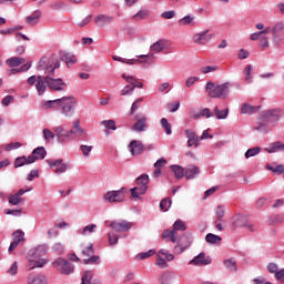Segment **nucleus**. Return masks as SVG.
I'll return each mask as SVG.
<instances>
[{
    "mask_svg": "<svg viewBox=\"0 0 284 284\" xmlns=\"http://www.w3.org/2000/svg\"><path fill=\"white\" fill-rule=\"evenodd\" d=\"M48 254V246L40 245L32 252V258H29L27 267L29 271L36 270V267H44L48 264V260L41 257Z\"/></svg>",
    "mask_w": 284,
    "mask_h": 284,
    "instance_id": "obj_1",
    "label": "nucleus"
},
{
    "mask_svg": "<svg viewBox=\"0 0 284 284\" xmlns=\"http://www.w3.org/2000/svg\"><path fill=\"white\" fill-rule=\"evenodd\" d=\"M61 68V62L59 61V58H57L55 54H52L51 57H43L38 62L37 70L39 72H44V74H54V71Z\"/></svg>",
    "mask_w": 284,
    "mask_h": 284,
    "instance_id": "obj_2",
    "label": "nucleus"
},
{
    "mask_svg": "<svg viewBox=\"0 0 284 284\" xmlns=\"http://www.w3.org/2000/svg\"><path fill=\"white\" fill-rule=\"evenodd\" d=\"M205 90L211 99H227V94H230V82L214 85V82L209 81Z\"/></svg>",
    "mask_w": 284,
    "mask_h": 284,
    "instance_id": "obj_3",
    "label": "nucleus"
},
{
    "mask_svg": "<svg viewBox=\"0 0 284 284\" xmlns=\"http://www.w3.org/2000/svg\"><path fill=\"white\" fill-rule=\"evenodd\" d=\"M78 103L79 101L77 98L72 95L62 97L59 99L58 110L63 114V116L70 118L74 114V108H77Z\"/></svg>",
    "mask_w": 284,
    "mask_h": 284,
    "instance_id": "obj_4",
    "label": "nucleus"
},
{
    "mask_svg": "<svg viewBox=\"0 0 284 284\" xmlns=\"http://www.w3.org/2000/svg\"><path fill=\"white\" fill-rule=\"evenodd\" d=\"M48 80L49 75H31L28 78L27 82L29 85H36L38 95L43 97V94H45V91L48 90Z\"/></svg>",
    "mask_w": 284,
    "mask_h": 284,
    "instance_id": "obj_5",
    "label": "nucleus"
},
{
    "mask_svg": "<svg viewBox=\"0 0 284 284\" xmlns=\"http://www.w3.org/2000/svg\"><path fill=\"white\" fill-rule=\"evenodd\" d=\"M272 42L276 48H281L284 41V22H276L271 29Z\"/></svg>",
    "mask_w": 284,
    "mask_h": 284,
    "instance_id": "obj_6",
    "label": "nucleus"
},
{
    "mask_svg": "<svg viewBox=\"0 0 284 284\" xmlns=\"http://www.w3.org/2000/svg\"><path fill=\"white\" fill-rule=\"evenodd\" d=\"M187 227L185 226V222L183 220H178L173 224V230H165L162 234L164 239H169L171 243H176V234L178 232H185Z\"/></svg>",
    "mask_w": 284,
    "mask_h": 284,
    "instance_id": "obj_7",
    "label": "nucleus"
},
{
    "mask_svg": "<svg viewBox=\"0 0 284 284\" xmlns=\"http://www.w3.org/2000/svg\"><path fill=\"white\" fill-rule=\"evenodd\" d=\"M125 192H128L126 187H121L118 191H109L103 195V200L106 203H123L125 201Z\"/></svg>",
    "mask_w": 284,
    "mask_h": 284,
    "instance_id": "obj_8",
    "label": "nucleus"
},
{
    "mask_svg": "<svg viewBox=\"0 0 284 284\" xmlns=\"http://www.w3.org/2000/svg\"><path fill=\"white\" fill-rule=\"evenodd\" d=\"M260 115H262V121L274 125L275 123H278V121H281V109H271L262 111Z\"/></svg>",
    "mask_w": 284,
    "mask_h": 284,
    "instance_id": "obj_9",
    "label": "nucleus"
},
{
    "mask_svg": "<svg viewBox=\"0 0 284 284\" xmlns=\"http://www.w3.org/2000/svg\"><path fill=\"white\" fill-rule=\"evenodd\" d=\"M53 267H55V270H59V272H62V274H72L74 272V266L63 257H58L53 262Z\"/></svg>",
    "mask_w": 284,
    "mask_h": 284,
    "instance_id": "obj_10",
    "label": "nucleus"
},
{
    "mask_svg": "<svg viewBox=\"0 0 284 284\" xmlns=\"http://www.w3.org/2000/svg\"><path fill=\"white\" fill-rule=\"evenodd\" d=\"M135 123L132 125L133 132H145L148 130V115L138 113L134 116Z\"/></svg>",
    "mask_w": 284,
    "mask_h": 284,
    "instance_id": "obj_11",
    "label": "nucleus"
},
{
    "mask_svg": "<svg viewBox=\"0 0 284 284\" xmlns=\"http://www.w3.org/2000/svg\"><path fill=\"white\" fill-rule=\"evenodd\" d=\"M176 243L179 244L174 247L176 254H183V251L192 245V236L182 235L181 237L176 239Z\"/></svg>",
    "mask_w": 284,
    "mask_h": 284,
    "instance_id": "obj_12",
    "label": "nucleus"
},
{
    "mask_svg": "<svg viewBox=\"0 0 284 284\" xmlns=\"http://www.w3.org/2000/svg\"><path fill=\"white\" fill-rule=\"evenodd\" d=\"M48 88H50V90H54L55 92H63L65 91V88H68V84L63 82V79L61 78L54 79L49 75Z\"/></svg>",
    "mask_w": 284,
    "mask_h": 284,
    "instance_id": "obj_13",
    "label": "nucleus"
},
{
    "mask_svg": "<svg viewBox=\"0 0 284 284\" xmlns=\"http://www.w3.org/2000/svg\"><path fill=\"white\" fill-rule=\"evenodd\" d=\"M12 236H13V242L9 246V250H8L9 253L14 252V250L19 247V244L26 241V233H23V231L21 230H17L16 232H13Z\"/></svg>",
    "mask_w": 284,
    "mask_h": 284,
    "instance_id": "obj_14",
    "label": "nucleus"
},
{
    "mask_svg": "<svg viewBox=\"0 0 284 284\" xmlns=\"http://www.w3.org/2000/svg\"><path fill=\"white\" fill-rule=\"evenodd\" d=\"M150 55L148 54H142L139 55L138 59H123L119 55H114L113 57V61H119L120 63H126L128 65H134V63H148V59ZM139 59H143V60H139Z\"/></svg>",
    "mask_w": 284,
    "mask_h": 284,
    "instance_id": "obj_15",
    "label": "nucleus"
},
{
    "mask_svg": "<svg viewBox=\"0 0 284 284\" xmlns=\"http://www.w3.org/2000/svg\"><path fill=\"white\" fill-rule=\"evenodd\" d=\"M110 227H112L114 232H128V230H132V223L125 220L113 221L111 222Z\"/></svg>",
    "mask_w": 284,
    "mask_h": 284,
    "instance_id": "obj_16",
    "label": "nucleus"
},
{
    "mask_svg": "<svg viewBox=\"0 0 284 284\" xmlns=\"http://www.w3.org/2000/svg\"><path fill=\"white\" fill-rule=\"evenodd\" d=\"M211 39H214V34H207V31H202L193 36L194 43H197L199 45H205V43H209Z\"/></svg>",
    "mask_w": 284,
    "mask_h": 284,
    "instance_id": "obj_17",
    "label": "nucleus"
},
{
    "mask_svg": "<svg viewBox=\"0 0 284 284\" xmlns=\"http://www.w3.org/2000/svg\"><path fill=\"white\" fill-rule=\"evenodd\" d=\"M129 152H131L132 156H139V154H143V142L133 140L129 144Z\"/></svg>",
    "mask_w": 284,
    "mask_h": 284,
    "instance_id": "obj_18",
    "label": "nucleus"
},
{
    "mask_svg": "<svg viewBox=\"0 0 284 284\" xmlns=\"http://www.w3.org/2000/svg\"><path fill=\"white\" fill-rule=\"evenodd\" d=\"M185 179L191 181L192 179H196L201 174V169L196 166V164H189L185 170Z\"/></svg>",
    "mask_w": 284,
    "mask_h": 284,
    "instance_id": "obj_19",
    "label": "nucleus"
},
{
    "mask_svg": "<svg viewBox=\"0 0 284 284\" xmlns=\"http://www.w3.org/2000/svg\"><path fill=\"white\" fill-rule=\"evenodd\" d=\"M112 21H114V17L106 14H98L94 18V23L98 26V28H105V26L112 23Z\"/></svg>",
    "mask_w": 284,
    "mask_h": 284,
    "instance_id": "obj_20",
    "label": "nucleus"
},
{
    "mask_svg": "<svg viewBox=\"0 0 284 284\" xmlns=\"http://www.w3.org/2000/svg\"><path fill=\"white\" fill-rule=\"evenodd\" d=\"M53 132L58 139V143H65L69 139L68 130L62 125L53 128Z\"/></svg>",
    "mask_w": 284,
    "mask_h": 284,
    "instance_id": "obj_21",
    "label": "nucleus"
},
{
    "mask_svg": "<svg viewBox=\"0 0 284 284\" xmlns=\"http://www.w3.org/2000/svg\"><path fill=\"white\" fill-rule=\"evenodd\" d=\"M27 284H48V277L44 274H29L27 277Z\"/></svg>",
    "mask_w": 284,
    "mask_h": 284,
    "instance_id": "obj_22",
    "label": "nucleus"
},
{
    "mask_svg": "<svg viewBox=\"0 0 284 284\" xmlns=\"http://www.w3.org/2000/svg\"><path fill=\"white\" fill-rule=\"evenodd\" d=\"M48 155V151H45V148L38 146L32 151V154L29 155V158L33 159V163H37V161H43L45 156Z\"/></svg>",
    "mask_w": 284,
    "mask_h": 284,
    "instance_id": "obj_23",
    "label": "nucleus"
},
{
    "mask_svg": "<svg viewBox=\"0 0 284 284\" xmlns=\"http://www.w3.org/2000/svg\"><path fill=\"white\" fill-rule=\"evenodd\" d=\"M185 136L187 139V148H192V145H194V148H199V135H196L194 131L190 129L185 130Z\"/></svg>",
    "mask_w": 284,
    "mask_h": 284,
    "instance_id": "obj_24",
    "label": "nucleus"
},
{
    "mask_svg": "<svg viewBox=\"0 0 284 284\" xmlns=\"http://www.w3.org/2000/svg\"><path fill=\"white\" fill-rule=\"evenodd\" d=\"M190 263L197 266L210 265L212 263V258H210V256H205V253L202 252L193 260H191Z\"/></svg>",
    "mask_w": 284,
    "mask_h": 284,
    "instance_id": "obj_25",
    "label": "nucleus"
},
{
    "mask_svg": "<svg viewBox=\"0 0 284 284\" xmlns=\"http://www.w3.org/2000/svg\"><path fill=\"white\" fill-rule=\"evenodd\" d=\"M80 284H101V282L99 280L94 278V272L85 271L82 274Z\"/></svg>",
    "mask_w": 284,
    "mask_h": 284,
    "instance_id": "obj_26",
    "label": "nucleus"
},
{
    "mask_svg": "<svg viewBox=\"0 0 284 284\" xmlns=\"http://www.w3.org/2000/svg\"><path fill=\"white\" fill-rule=\"evenodd\" d=\"M34 163V159L30 158V155L27 158L26 155L19 156L14 161V168H23V165H32Z\"/></svg>",
    "mask_w": 284,
    "mask_h": 284,
    "instance_id": "obj_27",
    "label": "nucleus"
},
{
    "mask_svg": "<svg viewBox=\"0 0 284 284\" xmlns=\"http://www.w3.org/2000/svg\"><path fill=\"white\" fill-rule=\"evenodd\" d=\"M265 152H268V154H274L276 152H284V144L281 141L273 142L268 144V148L265 149Z\"/></svg>",
    "mask_w": 284,
    "mask_h": 284,
    "instance_id": "obj_28",
    "label": "nucleus"
},
{
    "mask_svg": "<svg viewBox=\"0 0 284 284\" xmlns=\"http://www.w3.org/2000/svg\"><path fill=\"white\" fill-rule=\"evenodd\" d=\"M261 110V105L254 106L247 103L242 104L241 114H256Z\"/></svg>",
    "mask_w": 284,
    "mask_h": 284,
    "instance_id": "obj_29",
    "label": "nucleus"
},
{
    "mask_svg": "<svg viewBox=\"0 0 284 284\" xmlns=\"http://www.w3.org/2000/svg\"><path fill=\"white\" fill-rule=\"evenodd\" d=\"M223 265H224L225 270H227L229 272H239V267L236 265V260H234L233 257L224 260Z\"/></svg>",
    "mask_w": 284,
    "mask_h": 284,
    "instance_id": "obj_30",
    "label": "nucleus"
},
{
    "mask_svg": "<svg viewBox=\"0 0 284 284\" xmlns=\"http://www.w3.org/2000/svg\"><path fill=\"white\" fill-rule=\"evenodd\" d=\"M130 192L133 199H140L141 195L148 192V186H135L131 189Z\"/></svg>",
    "mask_w": 284,
    "mask_h": 284,
    "instance_id": "obj_31",
    "label": "nucleus"
},
{
    "mask_svg": "<svg viewBox=\"0 0 284 284\" xmlns=\"http://www.w3.org/2000/svg\"><path fill=\"white\" fill-rule=\"evenodd\" d=\"M122 79L126 80V83H129L130 85H133V90L135 88H143V82H139L138 80L134 79V77L132 75H126L125 73L122 74Z\"/></svg>",
    "mask_w": 284,
    "mask_h": 284,
    "instance_id": "obj_32",
    "label": "nucleus"
},
{
    "mask_svg": "<svg viewBox=\"0 0 284 284\" xmlns=\"http://www.w3.org/2000/svg\"><path fill=\"white\" fill-rule=\"evenodd\" d=\"M171 170L174 173L175 179L181 180L183 176H185V169L181 165H171Z\"/></svg>",
    "mask_w": 284,
    "mask_h": 284,
    "instance_id": "obj_33",
    "label": "nucleus"
},
{
    "mask_svg": "<svg viewBox=\"0 0 284 284\" xmlns=\"http://www.w3.org/2000/svg\"><path fill=\"white\" fill-rule=\"evenodd\" d=\"M39 19H41V11L37 10L31 16L27 17V23H29V26H37Z\"/></svg>",
    "mask_w": 284,
    "mask_h": 284,
    "instance_id": "obj_34",
    "label": "nucleus"
},
{
    "mask_svg": "<svg viewBox=\"0 0 284 284\" xmlns=\"http://www.w3.org/2000/svg\"><path fill=\"white\" fill-rule=\"evenodd\" d=\"M61 59H62V61H64V63H67L68 68H70V65H74V63H77V55H74L72 53H63Z\"/></svg>",
    "mask_w": 284,
    "mask_h": 284,
    "instance_id": "obj_35",
    "label": "nucleus"
},
{
    "mask_svg": "<svg viewBox=\"0 0 284 284\" xmlns=\"http://www.w3.org/2000/svg\"><path fill=\"white\" fill-rule=\"evenodd\" d=\"M267 125H270V123L264 122L262 120V115H260L257 119V124L254 126V130H256L257 132H267Z\"/></svg>",
    "mask_w": 284,
    "mask_h": 284,
    "instance_id": "obj_36",
    "label": "nucleus"
},
{
    "mask_svg": "<svg viewBox=\"0 0 284 284\" xmlns=\"http://www.w3.org/2000/svg\"><path fill=\"white\" fill-rule=\"evenodd\" d=\"M7 63H8V65H10V68H17L18 65L26 63V59L13 57V58L8 59Z\"/></svg>",
    "mask_w": 284,
    "mask_h": 284,
    "instance_id": "obj_37",
    "label": "nucleus"
},
{
    "mask_svg": "<svg viewBox=\"0 0 284 284\" xmlns=\"http://www.w3.org/2000/svg\"><path fill=\"white\" fill-rule=\"evenodd\" d=\"M196 18L192 14H187L179 20V26H194V20Z\"/></svg>",
    "mask_w": 284,
    "mask_h": 284,
    "instance_id": "obj_38",
    "label": "nucleus"
},
{
    "mask_svg": "<svg viewBox=\"0 0 284 284\" xmlns=\"http://www.w3.org/2000/svg\"><path fill=\"white\" fill-rule=\"evenodd\" d=\"M164 49H165V42L163 40H159L150 47V50L152 52H163Z\"/></svg>",
    "mask_w": 284,
    "mask_h": 284,
    "instance_id": "obj_39",
    "label": "nucleus"
},
{
    "mask_svg": "<svg viewBox=\"0 0 284 284\" xmlns=\"http://www.w3.org/2000/svg\"><path fill=\"white\" fill-rule=\"evenodd\" d=\"M205 241H206V243H211V245H216V243H221V241H223V239H221V236H219V235L209 233L205 236Z\"/></svg>",
    "mask_w": 284,
    "mask_h": 284,
    "instance_id": "obj_40",
    "label": "nucleus"
},
{
    "mask_svg": "<svg viewBox=\"0 0 284 284\" xmlns=\"http://www.w3.org/2000/svg\"><path fill=\"white\" fill-rule=\"evenodd\" d=\"M138 185L140 187H148V184L150 183V175L148 174H142L136 179Z\"/></svg>",
    "mask_w": 284,
    "mask_h": 284,
    "instance_id": "obj_41",
    "label": "nucleus"
},
{
    "mask_svg": "<svg viewBox=\"0 0 284 284\" xmlns=\"http://www.w3.org/2000/svg\"><path fill=\"white\" fill-rule=\"evenodd\" d=\"M73 130H75V136H83L85 134V129L81 128L79 120L73 121Z\"/></svg>",
    "mask_w": 284,
    "mask_h": 284,
    "instance_id": "obj_42",
    "label": "nucleus"
},
{
    "mask_svg": "<svg viewBox=\"0 0 284 284\" xmlns=\"http://www.w3.org/2000/svg\"><path fill=\"white\" fill-rule=\"evenodd\" d=\"M160 125L163 128L165 134L168 135L172 134V124H170V122H168L165 118H162L160 120Z\"/></svg>",
    "mask_w": 284,
    "mask_h": 284,
    "instance_id": "obj_43",
    "label": "nucleus"
},
{
    "mask_svg": "<svg viewBox=\"0 0 284 284\" xmlns=\"http://www.w3.org/2000/svg\"><path fill=\"white\" fill-rule=\"evenodd\" d=\"M170 207H172V199L166 197L160 202V210H162V212H168Z\"/></svg>",
    "mask_w": 284,
    "mask_h": 284,
    "instance_id": "obj_44",
    "label": "nucleus"
},
{
    "mask_svg": "<svg viewBox=\"0 0 284 284\" xmlns=\"http://www.w3.org/2000/svg\"><path fill=\"white\" fill-rule=\"evenodd\" d=\"M154 254H156V251L154 250H149L148 252H142V253H139L135 258L136 261H143L145 258H150V256H154Z\"/></svg>",
    "mask_w": 284,
    "mask_h": 284,
    "instance_id": "obj_45",
    "label": "nucleus"
},
{
    "mask_svg": "<svg viewBox=\"0 0 284 284\" xmlns=\"http://www.w3.org/2000/svg\"><path fill=\"white\" fill-rule=\"evenodd\" d=\"M44 108L47 110H59V99L49 100V101L44 102Z\"/></svg>",
    "mask_w": 284,
    "mask_h": 284,
    "instance_id": "obj_46",
    "label": "nucleus"
},
{
    "mask_svg": "<svg viewBox=\"0 0 284 284\" xmlns=\"http://www.w3.org/2000/svg\"><path fill=\"white\" fill-rule=\"evenodd\" d=\"M214 114L216 119H227V115L230 114V110L225 109L221 111L219 110V106H215Z\"/></svg>",
    "mask_w": 284,
    "mask_h": 284,
    "instance_id": "obj_47",
    "label": "nucleus"
},
{
    "mask_svg": "<svg viewBox=\"0 0 284 284\" xmlns=\"http://www.w3.org/2000/svg\"><path fill=\"white\" fill-rule=\"evenodd\" d=\"M148 17H150L148 10H140L132 17V19L134 21H141V19H148Z\"/></svg>",
    "mask_w": 284,
    "mask_h": 284,
    "instance_id": "obj_48",
    "label": "nucleus"
},
{
    "mask_svg": "<svg viewBox=\"0 0 284 284\" xmlns=\"http://www.w3.org/2000/svg\"><path fill=\"white\" fill-rule=\"evenodd\" d=\"M99 263H101V257L99 255H93L84 260L85 265H99Z\"/></svg>",
    "mask_w": 284,
    "mask_h": 284,
    "instance_id": "obj_49",
    "label": "nucleus"
},
{
    "mask_svg": "<svg viewBox=\"0 0 284 284\" xmlns=\"http://www.w3.org/2000/svg\"><path fill=\"white\" fill-rule=\"evenodd\" d=\"M260 152H261V146L252 148L245 152L244 156L245 159H251V156H256V154H260Z\"/></svg>",
    "mask_w": 284,
    "mask_h": 284,
    "instance_id": "obj_50",
    "label": "nucleus"
},
{
    "mask_svg": "<svg viewBox=\"0 0 284 284\" xmlns=\"http://www.w3.org/2000/svg\"><path fill=\"white\" fill-rule=\"evenodd\" d=\"M266 170H270L271 172H274L275 174H284V166L283 164L276 165V168L267 164Z\"/></svg>",
    "mask_w": 284,
    "mask_h": 284,
    "instance_id": "obj_51",
    "label": "nucleus"
},
{
    "mask_svg": "<svg viewBox=\"0 0 284 284\" xmlns=\"http://www.w3.org/2000/svg\"><path fill=\"white\" fill-rule=\"evenodd\" d=\"M72 166L68 163H62L60 164V166L58 169H55V174H65V172H68V170H70Z\"/></svg>",
    "mask_w": 284,
    "mask_h": 284,
    "instance_id": "obj_52",
    "label": "nucleus"
},
{
    "mask_svg": "<svg viewBox=\"0 0 284 284\" xmlns=\"http://www.w3.org/2000/svg\"><path fill=\"white\" fill-rule=\"evenodd\" d=\"M42 134H43L44 141H52V139L57 136V133H53L52 131H50V129H44L42 131Z\"/></svg>",
    "mask_w": 284,
    "mask_h": 284,
    "instance_id": "obj_53",
    "label": "nucleus"
},
{
    "mask_svg": "<svg viewBox=\"0 0 284 284\" xmlns=\"http://www.w3.org/2000/svg\"><path fill=\"white\" fill-rule=\"evenodd\" d=\"M101 125L105 126L106 130H116V122L114 120H104Z\"/></svg>",
    "mask_w": 284,
    "mask_h": 284,
    "instance_id": "obj_54",
    "label": "nucleus"
},
{
    "mask_svg": "<svg viewBox=\"0 0 284 284\" xmlns=\"http://www.w3.org/2000/svg\"><path fill=\"white\" fill-rule=\"evenodd\" d=\"M141 103H143V98L136 99L131 105L130 113L134 114V112H136L138 109L141 108Z\"/></svg>",
    "mask_w": 284,
    "mask_h": 284,
    "instance_id": "obj_55",
    "label": "nucleus"
},
{
    "mask_svg": "<svg viewBox=\"0 0 284 284\" xmlns=\"http://www.w3.org/2000/svg\"><path fill=\"white\" fill-rule=\"evenodd\" d=\"M172 281V275L170 273H164L159 277V283L170 284Z\"/></svg>",
    "mask_w": 284,
    "mask_h": 284,
    "instance_id": "obj_56",
    "label": "nucleus"
},
{
    "mask_svg": "<svg viewBox=\"0 0 284 284\" xmlns=\"http://www.w3.org/2000/svg\"><path fill=\"white\" fill-rule=\"evenodd\" d=\"M23 199L19 197V195L13 194L9 196V203L10 205H19V203H22Z\"/></svg>",
    "mask_w": 284,
    "mask_h": 284,
    "instance_id": "obj_57",
    "label": "nucleus"
},
{
    "mask_svg": "<svg viewBox=\"0 0 284 284\" xmlns=\"http://www.w3.org/2000/svg\"><path fill=\"white\" fill-rule=\"evenodd\" d=\"M244 74L246 75L245 77L246 83H252V65L251 64L246 65L244 70Z\"/></svg>",
    "mask_w": 284,
    "mask_h": 284,
    "instance_id": "obj_58",
    "label": "nucleus"
},
{
    "mask_svg": "<svg viewBox=\"0 0 284 284\" xmlns=\"http://www.w3.org/2000/svg\"><path fill=\"white\" fill-rule=\"evenodd\" d=\"M80 150H81L83 156H90V152H92L93 146L92 145L82 144V145H80Z\"/></svg>",
    "mask_w": 284,
    "mask_h": 284,
    "instance_id": "obj_59",
    "label": "nucleus"
},
{
    "mask_svg": "<svg viewBox=\"0 0 284 284\" xmlns=\"http://www.w3.org/2000/svg\"><path fill=\"white\" fill-rule=\"evenodd\" d=\"M215 214L217 216V221H223V216H225V207L223 205H219L215 210Z\"/></svg>",
    "mask_w": 284,
    "mask_h": 284,
    "instance_id": "obj_60",
    "label": "nucleus"
},
{
    "mask_svg": "<svg viewBox=\"0 0 284 284\" xmlns=\"http://www.w3.org/2000/svg\"><path fill=\"white\" fill-rule=\"evenodd\" d=\"M132 92H134V87L132 84H128L122 89L121 95L128 97V94H132Z\"/></svg>",
    "mask_w": 284,
    "mask_h": 284,
    "instance_id": "obj_61",
    "label": "nucleus"
},
{
    "mask_svg": "<svg viewBox=\"0 0 284 284\" xmlns=\"http://www.w3.org/2000/svg\"><path fill=\"white\" fill-rule=\"evenodd\" d=\"M93 234V232H97V224H91V225H87L83 227L82 230V234L85 235V234Z\"/></svg>",
    "mask_w": 284,
    "mask_h": 284,
    "instance_id": "obj_62",
    "label": "nucleus"
},
{
    "mask_svg": "<svg viewBox=\"0 0 284 284\" xmlns=\"http://www.w3.org/2000/svg\"><path fill=\"white\" fill-rule=\"evenodd\" d=\"M92 254H94V244H91L87 248L82 250L83 256H92Z\"/></svg>",
    "mask_w": 284,
    "mask_h": 284,
    "instance_id": "obj_63",
    "label": "nucleus"
},
{
    "mask_svg": "<svg viewBox=\"0 0 284 284\" xmlns=\"http://www.w3.org/2000/svg\"><path fill=\"white\" fill-rule=\"evenodd\" d=\"M108 239L110 245H116V243H119V235H116L115 233H109Z\"/></svg>",
    "mask_w": 284,
    "mask_h": 284,
    "instance_id": "obj_64",
    "label": "nucleus"
}]
</instances>
